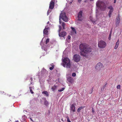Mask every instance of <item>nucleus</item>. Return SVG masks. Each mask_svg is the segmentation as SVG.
I'll return each mask as SVG.
<instances>
[{
    "label": "nucleus",
    "mask_w": 122,
    "mask_h": 122,
    "mask_svg": "<svg viewBox=\"0 0 122 122\" xmlns=\"http://www.w3.org/2000/svg\"><path fill=\"white\" fill-rule=\"evenodd\" d=\"M79 48L81 51L80 52V55L81 56H86L85 53H89L92 50V48L85 43H81L80 44Z\"/></svg>",
    "instance_id": "f257e3e1"
},
{
    "label": "nucleus",
    "mask_w": 122,
    "mask_h": 122,
    "mask_svg": "<svg viewBox=\"0 0 122 122\" xmlns=\"http://www.w3.org/2000/svg\"><path fill=\"white\" fill-rule=\"evenodd\" d=\"M61 18L65 22H67L68 20V18L66 15L65 13L64 12H61L59 16V22L60 24L62 23V25L63 27V29L66 28V24L65 22H61Z\"/></svg>",
    "instance_id": "f03ea898"
},
{
    "label": "nucleus",
    "mask_w": 122,
    "mask_h": 122,
    "mask_svg": "<svg viewBox=\"0 0 122 122\" xmlns=\"http://www.w3.org/2000/svg\"><path fill=\"white\" fill-rule=\"evenodd\" d=\"M62 66L64 67L68 68H70L71 67V64L70 59L68 58H64L63 61Z\"/></svg>",
    "instance_id": "7ed1b4c3"
},
{
    "label": "nucleus",
    "mask_w": 122,
    "mask_h": 122,
    "mask_svg": "<svg viewBox=\"0 0 122 122\" xmlns=\"http://www.w3.org/2000/svg\"><path fill=\"white\" fill-rule=\"evenodd\" d=\"M97 6L99 7L102 10L104 11L106 8V6L105 4L102 1H98L96 3Z\"/></svg>",
    "instance_id": "20e7f679"
},
{
    "label": "nucleus",
    "mask_w": 122,
    "mask_h": 122,
    "mask_svg": "<svg viewBox=\"0 0 122 122\" xmlns=\"http://www.w3.org/2000/svg\"><path fill=\"white\" fill-rule=\"evenodd\" d=\"M98 46L99 47L103 48L106 46L107 44L105 41L103 40H101L98 42Z\"/></svg>",
    "instance_id": "39448f33"
},
{
    "label": "nucleus",
    "mask_w": 122,
    "mask_h": 122,
    "mask_svg": "<svg viewBox=\"0 0 122 122\" xmlns=\"http://www.w3.org/2000/svg\"><path fill=\"white\" fill-rule=\"evenodd\" d=\"M73 59L76 62H77L80 61L81 57L78 55L75 54L73 56Z\"/></svg>",
    "instance_id": "423d86ee"
},
{
    "label": "nucleus",
    "mask_w": 122,
    "mask_h": 122,
    "mask_svg": "<svg viewBox=\"0 0 122 122\" xmlns=\"http://www.w3.org/2000/svg\"><path fill=\"white\" fill-rule=\"evenodd\" d=\"M75 104H73L70 107V112H74L75 111Z\"/></svg>",
    "instance_id": "0eeeda50"
},
{
    "label": "nucleus",
    "mask_w": 122,
    "mask_h": 122,
    "mask_svg": "<svg viewBox=\"0 0 122 122\" xmlns=\"http://www.w3.org/2000/svg\"><path fill=\"white\" fill-rule=\"evenodd\" d=\"M102 67V64L101 63H99L97 64L95 68L97 70H100Z\"/></svg>",
    "instance_id": "6e6552de"
},
{
    "label": "nucleus",
    "mask_w": 122,
    "mask_h": 122,
    "mask_svg": "<svg viewBox=\"0 0 122 122\" xmlns=\"http://www.w3.org/2000/svg\"><path fill=\"white\" fill-rule=\"evenodd\" d=\"M120 16L119 15H118L116 19V26H118L120 22Z\"/></svg>",
    "instance_id": "1a4fd4ad"
},
{
    "label": "nucleus",
    "mask_w": 122,
    "mask_h": 122,
    "mask_svg": "<svg viewBox=\"0 0 122 122\" xmlns=\"http://www.w3.org/2000/svg\"><path fill=\"white\" fill-rule=\"evenodd\" d=\"M53 0L51 1L50 4L49 8L51 9H52L54 6V0Z\"/></svg>",
    "instance_id": "9d476101"
},
{
    "label": "nucleus",
    "mask_w": 122,
    "mask_h": 122,
    "mask_svg": "<svg viewBox=\"0 0 122 122\" xmlns=\"http://www.w3.org/2000/svg\"><path fill=\"white\" fill-rule=\"evenodd\" d=\"M67 79L68 82L71 84L73 83L75 81L74 79L71 77H67Z\"/></svg>",
    "instance_id": "9b49d317"
},
{
    "label": "nucleus",
    "mask_w": 122,
    "mask_h": 122,
    "mask_svg": "<svg viewBox=\"0 0 122 122\" xmlns=\"http://www.w3.org/2000/svg\"><path fill=\"white\" fill-rule=\"evenodd\" d=\"M59 35L60 37H64L66 35V32L65 31H63L62 32H59Z\"/></svg>",
    "instance_id": "f8f14e48"
},
{
    "label": "nucleus",
    "mask_w": 122,
    "mask_h": 122,
    "mask_svg": "<svg viewBox=\"0 0 122 122\" xmlns=\"http://www.w3.org/2000/svg\"><path fill=\"white\" fill-rule=\"evenodd\" d=\"M82 16V12L81 11H80L78 13V20L81 21L82 20V19H81Z\"/></svg>",
    "instance_id": "ddd939ff"
},
{
    "label": "nucleus",
    "mask_w": 122,
    "mask_h": 122,
    "mask_svg": "<svg viewBox=\"0 0 122 122\" xmlns=\"http://www.w3.org/2000/svg\"><path fill=\"white\" fill-rule=\"evenodd\" d=\"M71 28L72 29V31H71V35H73L76 34V32L75 29L72 27H71Z\"/></svg>",
    "instance_id": "4468645a"
},
{
    "label": "nucleus",
    "mask_w": 122,
    "mask_h": 122,
    "mask_svg": "<svg viewBox=\"0 0 122 122\" xmlns=\"http://www.w3.org/2000/svg\"><path fill=\"white\" fill-rule=\"evenodd\" d=\"M49 29L50 28L49 27H45L43 30V33L44 34L48 35V30H49Z\"/></svg>",
    "instance_id": "2eb2a0df"
},
{
    "label": "nucleus",
    "mask_w": 122,
    "mask_h": 122,
    "mask_svg": "<svg viewBox=\"0 0 122 122\" xmlns=\"http://www.w3.org/2000/svg\"><path fill=\"white\" fill-rule=\"evenodd\" d=\"M57 87V86L54 85L53 86H52L51 88L52 91H54L56 89Z\"/></svg>",
    "instance_id": "dca6fc26"
},
{
    "label": "nucleus",
    "mask_w": 122,
    "mask_h": 122,
    "mask_svg": "<svg viewBox=\"0 0 122 122\" xmlns=\"http://www.w3.org/2000/svg\"><path fill=\"white\" fill-rule=\"evenodd\" d=\"M85 107V106H82L80 107H79V108H78L77 110V111L78 112H79L80 110L84 108Z\"/></svg>",
    "instance_id": "f3484780"
},
{
    "label": "nucleus",
    "mask_w": 122,
    "mask_h": 122,
    "mask_svg": "<svg viewBox=\"0 0 122 122\" xmlns=\"http://www.w3.org/2000/svg\"><path fill=\"white\" fill-rule=\"evenodd\" d=\"M44 104L46 106H47L48 105V102L45 99H44Z\"/></svg>",
    "instance_id": "a211bd4d"
},
{
    "label": "nucleus",
    "mask_w": 122,
    "mask_h": 122,
    "mask_svg": "<svg viewBox=\"0 0 122 122\" xmlns=\"http://www.w3.org/2000/svg\"><path fill=\"white\" fill-rule=\"evenodd\" d=\"M42 93L45 94L47 96H48L49 95L47 91H45L42 92Z\"/></svg>",
    "instance_id": "6ab92c4d"
},
{
    "label": "nucleus",
    "mask_w": 122,
    "mask_h": 122,
    "mask_svg": "<svg viewBox=\"0 0 122 122\" xmlns=\"http://www.w3.org/2000/svg\"><path fill=\"white\" fill-rule=\"evenodd\" d=\"M113 10H110L109 12L108 15L109 17H110L111 16L112 13L113 12Z\"/></svg>",
    "instance_id": "aec40b11"
},
{
    "label": "nucleus",
    "mask_w": 122,
    "mask_h": 122,
    "mask_svg": "<svg viewBox=\"0 0 122 122\" xmlns=\"http://www.w3.org/2000/svg\"><path fill=\"white\" fill-rule=\"evenodd\" d=\"M90 20L92 22L95 23L96 21L94 19L92 16H90Z\"/></svg>",
    "instance_id": "412c9836"
},
{
    "label": "nucleus",
    "mask_w": 122,
    "mask_h": 122,
    "mask_svg": "<svg viewBox=\"0 0 122 122\" xmlns=\"http://www.w3.org/2000/svg\"><path fill=\"white\" fill-rule=\"evenodd\" d=\"M107 84V83H106L105 85H104V86H103L102 87V88L101 89V91H103L105 89L106 85Z\"/></svg>",
    "instance_id": "4be33fe9"
},
{
    "label": "nucleus",
    "mask_w": 122,
    "mask_h": 122,
    "mask_svg": "<svg viewBox=\"0 0 122 122\" xmlns=\"http://www.w3.org/2000/svg\"><path fill=\"white\" fill-rule=\"evenodd\" d=\"M29 88L30 89V92L32 94H33L34 93V92L32 90V88L31 87H29Z\"/></svg>",
    "instance_id": "5701e85b"
},
{
    "label": "nucleus",
    "mask_w": 122,
    "mask_h": 122,
    "mask_svg": "<svg viewBox=\"0 0 122 122\" xmlns=\"http://www.w3.org/2000/svg\"><path fill=\"white\" fill-rule=\"evenodd\" d=\"M108 8L111 10H113V8L112 6H110L108 7Z\"/></svg>",
    "instance_id": "b1692460"
},
{
    "label": "nucleus",
    "mask_w": 122,
    "mask_h": 122,
    "mask_svg": "<svg viewBox=\"0 0 122 122\" xmlns=\"http://www.w3.org/2000/svg\"><path fill=\"white\" fill-rule=\"evenodd\" d=\"M51 65L52 66L50 68V69L51 70H52L54 68V65Z\"/></svg>",
    "instance_id": "393cba45"
},
{
    "label": "nucleus",
    "mask_w": 122,
    "mask_h": 122,
    "mask_svg": "<svg viewBox=\"0 0 122 122\" xmlns=\"http://www.w3.org/2000/svg\"><path fill=\"white\" fill-rule=\"evenodd\" d=\"M65 89L64 87H63L62 88V89H61L59 90H58V91L59 92H61L63 91Z\"/></svg>",
    "instance_id": "a878e982"
},
{
    "label": "nucleus",
    "mask_w": 122,
    "mask_h": 122,
    "mask_svg": "<svg viewBox=\"0 0 122 122\" xmlns=\"http://www.w3.org/2000/svg\"><path fill=\"white\" fill-rule=\"evenodd\" d=\"M61 29V27L60 25L59 26V32H60Z\"/></svg>",
    "instance_id": "bb28decb"
},
{
    "label": "nucleus",
    "mask_w": 122,
    "mask_h": 122,
    "mask_svg": "<svg viewBox=\"0 0 122 122\" xmlns=\"http://www.w3.org/2000/svg\"><path fill=\"white\" fill-rule=\"evenodd\" d=\"M49 41V39L48 38L46 40V44H47L48 43Z\"/></svg>",
    "instance_id": "cd10ccee"
},
{
    "label": "nucleus",
    "mask_w": 122,
    "mask_h": 122,
    "mask_svg": "<svg viewBox=\"0 0 122 122\" xmlns=\"http://www.w3.org/2000/svg\"><path fill=\"white\" fill-rule=\"evenodd\" d=\"M66 118H67V121L68 122H71V121L70 120L69 117H66Z\"/></svg>",
    "instance_id": "c85d7f7f"
},
{
    "label": "nucleus",
    "mask_w": 122,
    "mask_h": 122,
    "mask_svg": "<svg viewBox=\"0 0 122 122\" xmlns=\"http://www.w3.org/2000/svg\"><path fill=\"white\" fill-rule=\"evenodd\" d=\"M111 32L110 33L109 35V36L108 37V39L109 40H110L111 39Z\"/></svg>",
    "instance_id": "c756f323"
},
{
    "label": "nucleus",
    "mask_w": 122,
    "mask_h": 122,
    "mask_svg": "<svg viewBox=\"0 0 122 122\" xmlns=\"http://www.w3.org/2000/svg\"><path fill=\"white\" fill-rule=\"evenodd\" d=\"M119 40H118L117 41V42L116 43V45H118H118L119 44Z\"/></svg>",
    "instance_id": "7c9ffc66"
},
{
    "label": "nucleus",
    "mask_w": 122,
    "mask_h": 122,
    "mask_svg": "<svg viewBox=\"0 0 122 122\" xmlns=\"http://www.w3.org/2000/svg\"><path fill=\"white\" fill-rule=\"evenodd\" d=\"M76 76V74L75 73L73 72L72 74V76H73L75 77Z\"/></svg>",
    "instance_id": "2f4dec72"
},
{
    "label": "nucleus",
    "mask_w": 122,
    "mask_h": 122,
    "mask_svg": "<svg viewBox=\"0 0 122 122\" xmlns=\"http://www.w3.org/2000/svg\"><path fill=\"white\" fill-rule=\"evenodd\" d=\"M117 89H119L120 88V85H119L117 86Z\"/></svg>",
    "instance_id": "473e14b6"
},
{
    "label": "nucleus",
    "mask_w": 122,
    "mask_h": 122,
    "mask_svg": "<svg viewBox=\"0 0 122 122\" xmlns=\"http://www.w3.org/2000/svg\"><path fill=\"white\" fill-rule=\"evenodd\" d=\"M118 45H116L115 46V47L114 49H117V48H118Z\"/></svg>",
    "instance_id": "72a5a7b5"
},
{
    "label": "nucleus",
    "mask_w": 122,
    "mask_h": 122,
    "mask_svg": "<svg viewBox=\"0 0 122 122\" xmlns=\"http://www.w3.org/2000/svg\"><path fill=\"white\" fill-rule=\"evenodd\" d=\"M92 112L93 113H94V109H93V108H92Z\"/></svg>",
    "instance_id": "f704fd0d"
},
{
    "label": "nucleus",
    "mask_w": 122,
    "mask_h": 122,
    "mask_svg": "<svg viewBox=\"0 0 122 122\" xmlns=\"http://www.w3.org/2000/svg\"><path fill=\"white\" fill-rule=\"evenodd\" d=\"M68 38L69 39H70L71 38V36H68Z\"/></svg>",
    "instance_id": "c9c22d12"
},
{
    "label": "nucleus",
    "mask_w": 122,
    "mask_h": 122,
    "mask_svg": "<svg viewBox=\"0 0 122 122\" xmlns=\"http://www.w3.org/2000/svg\"><path fill=\"white\" fill-rule=\"evenodd\" d=\"M49 10H48L47 11V15H48L49 14Z\"/></svg>",
    "instance_id": "e433bc0d"
},
{
    "label": "nucleus",
    "mask_w": 122,
    "mask_h": 122,
    "mask_svg": "<svg viewBox=\"0 0 122 122\" xmlns=\"http://www.w3.org/2000/svg\"><path fill=\"white\" fill-rule=\"evenodd\" d=\"M78 0V1L79 2H80L81 1V0Z\"/></svg>",
    "instance_id": "4c0bfd02"
},
{
    "label": "nucleus",
    "mask_w": 122,
    "mask_h": 122,
    "mask_svg": "<svg viewBox=\"0 0 122 122\" xmlns=\"http://www.w3.org/2000/svg\"><path fill=\"white\" fill-rule=\"evenodd\" d=\"M116 0H114V3H115L116 2Z\"/></svg>",
    "instance_id": "58836bf2"
},
{
    "label": "nucleus",
    "mask_w": 122,
    "mask_h": 122,
    "mask_svg": "<svg viewBox=\"0 0 122 122\" xmlns=\"http://www.w3.org/2000/svg\"><path fill=\"white\" fill-rule=\"evenodd\" d=\"M30 120L32 121H33V120H32V119L31 118H30Z\"/></svg>",
    "instance_id": "ea45409f"
},
{
    "label": "nucleus",
    "mask_w": 122,
    "mask_h": 122,
    "mask_svg": "<svg viewBox=\"0 0 122 122\" xmlns=\"http://www.w3.org/2000/svg\"><path fill=\"white\" fill-rule=\"evenodd\" d=\"M72 3V2L71 1V2H70V3H70V4H71V3Z\"/></svg>",
    "instance_id": "a19ab883"
},
{
    "label": "nucleus",
    "mask_w": 122,
    "mask_h": 122,
    "mask_svg": "<svg viewBox=\"0 0 122 122\" xmlns=\"http://www.w3.org/2000/svg\"><path fill=\"white\" fill-rule=\"evenodd\" d=\"M112 29H111V31H110V33L111 32V33H112Z\"/></svg>",
    "instance_id": "79ce46f5"
},
{
    "label": "nucleus",
    "mask_w": 122,
    "mask_h": 122,
    "mask_svg": "<svg viewBox=\"0 0 122 122\" xmlns=\"http://www.w3.org/2000/svg\"><path fill=\"white\" fill-rule=\"evenodd\" d=\"M30 79L31 80V81L32 80V78H30Z\"/></svg>",
    "instance_id": "37998d69"
},
{
    "label": "nucleus",
    "mask_w": 122,
    "mask_h": 122,
    "mask_svg": "<svg viewBox=\"0 0 122 122\" xmlns=\"http://www.w3.org/2000/svg\"><path fill=\"white\" fill-rule=\"evenodd\" d=\"M15 122H18V121H16Z\"/></svg>",
    "instance_id": "c03bdc74"
},
{
    "label": "nucleus",
    "mask_w": 122,
    "mask_h": 122,
    "mask_svg": "<svg viewBox=\"0 0 122 122\" xmlns=\"http://www.w3.org/2000/svg\"><path fill=\"white\" fill-rule=\"evenodd\" d=\"M84 2H86V1H84Z\"/></svg>",
    "instance_id": "a18cd8bd"
},
{
    "label": "nucleus",
    "mask_w": 122,
    "mask_h": 122,
    "mask_svg": "<svg viewBox=\"0 0 122 122\" xmlns=\"http://www.w3.org/2000/svg\"><path fill=\"white\" fill-rule=\"evenodd\" d=\"M90 1H92V0H90Z\"/></svg>",
    "instance_id": "49530a36"
}]
</instances>
